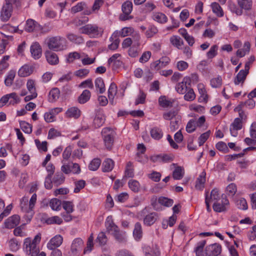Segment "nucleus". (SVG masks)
Listing matches in <instances>:
<instances>
[{"mask_svg": "<svg viewBox=\"0 0 256 256\" xmlns=\"http://www.w3.org/2000/svg\"><path fill=\"white\" fill-rule=\"evenodd\" d=\"M110 40L112 42V44L108 45V48L112 50L117 49L118 47L120 42V40L119 39L118 37L113 38L112 34L111 37L110 38Z\"/></svg>", "mask_w": 256, "mask_h": 256, "instance_id": "36", "label": "nucleus"}, {"mask_svg": "<svg viewBox=\"0 0 256 256\" xmlns=\"http://www.w3.org/2000/svg\"><path fill=\"white\" fill-rule=\"evenodd\" d=\"M124 176L127 178H132L134 176V170L132 164L130 162H128L126 164Z\"/></svg>", "mask_w": 256, "mask_h": 256, "instance_id": "46", "label": "nucleus"}, {"mask_svg": "<svg viewBox=\"0 0 256 256\" xmlns=\"http://www.w3.org/2000/svg\"><path fill=\"white\" fill-rule=\"evenodd\" d=\"M206 173L205 172H202L197 178L196 182V188L197 190H202L206 182Z\"/></svg>", "mask_w": 256, "mask_h": 256, "instance_id": "19", "label": "nucleus"}, {"mask_svg": "<svg viewBox=\"0 0 256 256\" xmlns=\"http://www.w3.org/2000/svg\"><path fill=\"white\" fill-rule=\"evenodd\" d=\"M191 80L188 77H185L182 82L178 84L176 86V92L180 94H184L186 92L190 85Z\"/></svg>", "mask_w": 256, "mask_h": 256, "instance_id": "8", "label": "nucleus"}, {"mask_svg": "<svg viewBox=\"0 0 256 256\" xmlns=\"http://www.w3.org/2000/svg\"><path fill=\"white\" fill-rule=\"evenodd\" d=\"M81 33L89 35L91 37L96 38L101 36L102 28L98 27L96 25L86 24L80 28Z\"/></svg>", "mask_w": 256, "mask_h": 256, "instance_id": "3", "label": "nucleus"}, {"mask_svg": "<svg viewBox=\"0 0 256 256\" xmlns=\"http://www.w3.org/2000/svg\"><path fill=\"white\" fill-rule=\"evenodd\" d=\"M108 240V238L106 236V234L103 232H100L96 240V242H98L100 245L104 246L106 244Z\"/></svg>", "mask_w": 256, "mask_h": 256, "instance_id": "57", "label": "nucleus"}, {"mask_svg": "<svg viewBox=\"0 0 256 256\" xmlns=\"http://www.w3.org/2000/svg\"><path fill=\"white\" fill-rule=\"evenodd\" d=\"M84 245V242L80 238H75L71 246V251L76 254L78 252L81 250Z\"/></svg>", "mask_w": 256, "mask_h": 256, "instance_id": "15", "label": "nucleus"}, {"mask_svg": "<svg viewBox=\"0 0 256 256\" xmlns=\"http://www.w3.org/2000/svg\"><path fill=\"white\" fill-rule=\"evenodd\" d=\"M122 11L124 14L128 16L132 12V4L130 1L125 2L122 6Z\"/></svg>", "mask_w": 256, "mask_h": 256, "instance_id": "32", "label": "nucleus"}, {"mask_svg": "<svg viewBox=\"0 0 256 256\" xmlns=\"http://www.w3.org/2000/svg\"><path fill=\"white\" fill-rule=\"evenodd\" d=\"M63 242V238L60 234H57L52 238L47 244V248L49 250H56Z\"/></svg>", "mask_w": 256, "mask_h": 256, "instance_id": "9", "label": "nucleus"}, {"mask_svg": "<svg viewBox=\"0 0 256 256\" xmlns=\"http://www.w3.org/2000/svg\"><path fill=\"white\" fill-rule=\"evenodd\" d=\"M114 165V162L110 158L106 159L102 164V170L104 172H109L112 170Z\"/></svg>", "mask_w": 256, "mask_h": 256, "instance_id": "21", "label": "nucleus"}, {"mask_svg": "<svg viewBox=\"0 0 256 256\" xmlns=\"http://www.w3.org/2000/svg\"><path fill=\"white\" fill-rule=\"evenodd\" d=\"M208 198L210 202L220 201L222 198V196L220 195L218 190L214 188L211 191L210 197Z\"/></svg>", "mask_w": 256, "mask_h": 256, "instance_id": "39", "label": "nucleus"}, {"mask_svg": "<svg viewBox=\"0 0 256 256\" xmlns=\"http://www.w3.org/2000/svg\"><path fill=\"white\" fill-rule=\"evenodd\" d=\"M44 55L47 62L50 65H56L59 62L58 56L54 52L46 50L44 52Z\"/></svg>", "mask_w": 256, "mask_h": 256, "instance_id": "11", "label": "nucleus"}, {"mask_svg": "<svg viewBox=\"0 0 256 256\" xmlns=\"http://www.w3.org/2000/svg\"><path fill=\"white\" fill-rule=\"evenodd\" d=\"M170 41L172 45L178 48H180L181 46L184 44L182 40L178 36H172L170 38Z\"/></svg>", "mask_w": 256, "mask_h": 256, "instance_id": "40", "label": "nucleus"}, {"mask_svg": "<svg viewBox=\"0 0 256 256\" xmlns=\"http://www.w3.org/2000/svg\"><path fill=\"white\" fill-rule=\"evenodd\" d=\"M206 244L205 240H202L197 244V246L195 248L196 256H206L203 252V248Z\"/></svg>", "mask_w": 256, "mask_h": 256, "instance_id": "34", "label": "nucleus"}, {"mask_svg": "<svg viewBox=\"0 0 256 256\" xmlns=\"http://www.w3.org/2000/svg\"><path fill=\"white\" fill-rule=\"evenodd\" d=\"M134 32V30L132 27H125L122 28L120 31L116 30L113 33V38L125 37L132 34Z\"/></svg>", "mask_w": 256, "mask_h": 256, "instance_id": "14", "label": "nucleus"}, {"mask_svg": "<svg viewBox=\"0 0 256 256\" xmlns=\"http://www.w3.org/2000/svg\"><path fill=\"white\" fill-rule=\"evenodd\" d=\"M238 6L240 8L248 10L252 6V0H237Z\"/></svg>", "mask_w": 256, "mask_h": 256, "instance_id": "38", "label": "nucleus"}, {"mask_svg": "<svg viewBox=\"0 0 256 256\" xmlns=\"http://www.w3.org/2000/svg\"><path fill=\"white\" fill-rule=\"evenodd\" d=\"M145 255L146 256H160V252L159 248L156 245L152 247L150 252H146Z\"/></svg>", "mask_w": 256, "mask_h": 256, "instance_id": "64", "label": "nucleus"}, {"mask_svg": "<svg viewBox=\"0 0 256 256\" xmlns=\"http://www.w3.org/2000/svg\"><path fill=\"white\" fill-rule=\"evenodd\" d=\"M108 64L112 66V70H116L122 64V56L120 54H113L108 60Z\"/></svg>", "mask_w": 256, "mask_h": 256, "instance_id": "6", "label": "nucleus"}, {"mask_svg": "<svg viewBox=\"0 0 256 256\" xmlns=\"http://www.w3.org/2000/svg\"><path fill=\"white\" fill-rule=\"evenodd\" d=\"M210 7L212 12L217 16H224V12L220 5L216 2H212Z\"/></svg>", "mask_w": 256, "mask_h": 256, "instance_id": "30", "label": "nucleus"}, {"mask_svg": "<svg viewBox=\"0 0 256 256\" xmlns=\"http://www.w3.org/2000/svg\"><path fill=\"white\" fill-rule=\"evenodd\" d=\"M158 202L164 206H172L173 204V200L171 199H169L165 197H160L158 198Z\"/></svg>", "mask_w": 256, "mask_h": 256, "instance_id": "63", "label": "nucleus"}, {"mask_svg": "<svg viewBox=\"0 0 256 256\" xmlns=\"http://www.w3.org/2000/svg\"><path fill=\"white\" fill-rule=\"evenodd\" d=\"M101 134L105 146L108 149H110L113 145L115 132L113 129L106 127L102 130Z\"/></svg>", "mask_w": 256, "mask_h": 256, "instance_id": "4", "label": "nucleus"}, {"mask_svg": "<svg viewBox=\"0 0 256 256\" xmlns=\"http://www.w3.org/2000/svg\"><path fill=\"white\" fill-rule=\"evenodd\" d=\"M88 21V17H77L74 20V23L76 26H80L86 24Z\"/></svg>", "mask_w": 256, "mask_h": 256, "instance_id": "62", "label": "nucleus"}, {"mask_svg": "<svg viewBox=\"0 0 256 256\" xmlns=\"http://www.w3.org/2000/svg\"><path fill=\"white\" fill-rule=\"evenodd\" d=\"M60 92L58 88H52L49 92V101L54 102L56 101L60 96Z\"/></svg>", "mask_w": 256, "mask_h": 256, "instance_id": "35", "label": "nucleus"}, {"mask_svg": "<svg viewBox=\"0 0 256 256\" xmlns=\"http://www.w3.org/2000/svg\"><path fill=\"white\" fill-rule=\"evenodd\" d=\"M15 76L16 72L14 71L10 70L9 72L4 80V84L7 86H12Z\"/></svg>", "mask_w": 256, "mask_h": 256, "instance_id": "50", "label": "nucleus"}, {"mask_svg": "<svg viewBox=\"0 0 256 256\" xmlns=\"http://www.w3.org/2000/svg\"><path fill=\"white\" fill-rule=\"evenodd\" d=\"M96 90H98L100 94H104L106 91V88L103 79L101 78H98L94 82Z\"/></svg>", "mask_w": 256, "mask_h": 256, "instance_id": "29", "label": "nucleus"}, {"mask_svg": "<svg viewBox=\"0 0 256 256\" xmlns=\"http://www.w3.org/2000/svg\"><path fill=\"white\" fill-rule=\"evenodd\" d=\"M91 96V93L89 90H84L82 94L78 97V102L80 104L86 103L89 100Z\"/></svg>", "mask_w": 256, "mask_h": 256, "instance_id": "23", "label": "nucleus"}, {"mask_svg": "<svg viewBox=\"0 0 256 256\" xmlns=\"http://www.w3.org/2000/svg\"><path fill=\"white\" fill-rule=\"evenodd\" d=\"M61 201L57 198H52L50 202V206L52 210H59L61 208Z\"/></svg>", "mask_w": 256, "mask_h": 256, "instance_id": "42", "label": "nucleus"}, {"mask_svg": "<svg viewBox=\"0 0 256 256\" xmlns=\"http://www.w3.org/2000/svg\"><path fill=\"white\" fill-rule=\"evenodd\" d=\"M150 136L154 139L159 140L163 136L162 130L158 127H154L150 131Z\"/></svg>", "mask_w": 256, "mask_h": 256, "instance_id": "24", "label": "nucleus"}, {"mask_svg": "<svg viewBox=\"0 0 256 256\" xmlns=\"http://www.w3.org/2000/svg\"><path fill=\"white\" fill-rule=\"evenodd\" d=\"M228 205L229 201L226 198V196L222 194L221 200L214 202L212 207L214 211L221 212L226 211Z\"/></svg>", "mask_w": 256, "mask_h": 256, "instance_id": "5", "label": "nucleus"}, {"mask_svg": "<svg viewBox=\"0 0 256 256\" xmlns=\"http://www.w3.org/2000/svg\"><path fill=\"white\" fill-rule=\"evenodd\" d=\"M248 74L241 70L237 74L236 77L234 80V83L235 84L238 85L240 83L243 84Z\"/></svg>", "mask_w": 256, "mask_h": 256, "instance_id": "31", "label": "nucleus"}, {"mask_svg": "<svg viewBox=\"0 0 256 256\" xmlns=\"http://www.w3.org/2000/svg\"><path fill=\"white\" fill-rule=\"evenodd\" d=\"M20 221V217L18 215H14L6 220L4 224L8 228H12L18 226Z\"/></svg>", "mask_w": 256, "mask_h": 256, "instance_id": "13", "label": "nucleus"}, {"mask_svg": "<svg viewBox=\"0 0 256 256\" xmlns=\"http://www.w3.org/2000/svg\"><path fill=\"white\" fill-rule=\"evenodd\" d=\"M9 100L12 99L10 101V104L14 105L20 102V98L16 92H12L8 94Z\"/></svg>", "mask_w": 256, "mask_h": 256, "instance_id": "59", "label": "nucleus"}, {"mask_svg": "<svg viewBox=\"0 0 256 256\" xmlns=\"http://www.w3.org/2000/svg\"><path fill=\"white\" fill-rule=\"evenodd\" d=\"M44 44L48 47V50L53 52L63 51L67 48L65 38L59 36L46 38Z\"/></svg>", "mask_w": 256, "mask_h": 256, "instance_id": "1", "label": "nucleus"}, {"mask_svg": "<svg viewBox=\"0 0 256 256\" xmlns=\"http://www.w3.org/2000/svg\"><path fill=\"white\" fill-rule=\"evenodd\" d=\"M45 222L48 224H60L62 222V220L58 216H54L46 218Z\"/></svg>", "mask_w": 256, "mask_h": 256, "instance_id": "45", "label": "nucleus"}, {"mask_svg": "<svg viewBox=\"0 0 256 256\" xmlns=\"http://www.w3.org/2000/svg\"><path fill=\"white\" fill-rule=\"evenodd\" d=\"M159 104L163 108L172 106V102L166 98V96H160L158 98Z\"/></svg>", "mask_w": 256, "mask_h": 256, "instance_id": "43", "label": "nucleus"}, {"mask_svg": "<svg viewBox=\"0 0 256 256\" xmlns=\"http://www.w3.org/2000/svg\"><path fill=\"white\" fill-rule=\"evenodd\" d=\"M189 108L190 110L194 111L196 112L202 114L204 112V107L196 104H192L190 106Z\"/></svg>", "mask_w": 256, "mask_h": 256, "instance_id": "60", "label": "nucleus"}, {"mask_svg": "<svg viewBox=\"0 0 256 256\" xmlns=\"http://www.w3.org/2000/svg\"><path fill=\"white\" fill-rule=\"evenodd\" d=\"M205 250L208 256H218L221 253L222 246L220 244L215 243L208 246Z\"/></svg>", "mask_w": 256, "mask_h": 256, "instance_id": "7", "label": "nucleus"}, {"mask_svg": "<svg viewBox=\"0 0 256 256\" xmlns=\"http://www.w3.org/2000/svg\"><path fill=\"white\" fill-rule=\"evenodd\" d=\"M196 98V94L192 88H189L184 96V99L186 101H192Z\"/></svg>", "mask_w": 256, "mask_h": 256, "instance_id": "51", "label": "nucleus"}, {"mask_svg": "<svg viewBox=\"0 0 256 256\" xmlns=\"http://www.w3.org/2000/svg\"><path fill=\"white\" fill-rule=\"evenodd\" d=\"M146 94L142 90H140L139 94L135 100V105L139 104H144L145 103Z\"/></svg>", "mask_w": 256, "mask_h": 256, "instance_id": "37", "label": "nucleus"}, {"mask_svg": "<svg viewBox=\"0 0 256 256\" xmlns=\"http://www.w3.org/2000/svg\"><path fill=\"white\" fill-rule=\"evenodd\" d=\"M86 7V4L84 2L78 3L76 6L71 8V11L73 14L80 12Z\"/></svg>", "mask_w": 256, "mask_h": 256, "instance_id": "54", "label": "nucleus"}, {"mask_svg": "<svg viewBox=\"0 0 256 256\" xmlns=\"http://www.w3.org/2000/svg\"><path fill=\"white\" fill-rule=\"evenodd\" d=\"M105 116L100 113L96 114L94 120V125L96 128H98L102 126L105 122Z\"/></svg>", "mask_w": 256, "mask_h": 256, "instance_id": "26", "label": "nucleus"}, {"mask_svg": "<svg viewBox=\"0 0 256 256\" xmlns=\"http://www.w3.org/2000/svg\"><path fill=\"white\" fill-rule=\"evenodd\" d=\"M66 116L70 118H78L80 114V110L76 107H71L69 108L66 112Z\"/></svg>", "mask_w": 256, "mask_h": 256, "instance_id": "18", "label": "nucleus"}, {"mask_svg": "<svg viewBox=\"0 0 256 256\" xmlns=\"http://www.w3.org/2000/svg\"><path fill=\"white\" fill-rule=\"evenodd\" d=\"M12 10V4L6 2L2 8L0 16H11Z\"/></svg>", "mask_w": 256, "mask_h": 256, "instance_id": "27", "label": "nucleus"}, {"mask_svg": "<svg viewBox=\"0 0 256 256\" xmlns=\"http://www.w3.org/2000/svg\"><path fill=\"white\" fill-rule=\"evenodd\" d=\"M113 236L115 239L120 243H124L126 242V238L125 232L119 231L118 232L114 234Z\"/></svg>", "mask_w": 256, "mask_h": 256, "instance_id": "49", "label": "nucleus"}, {"mask_svg": "<svg viewBox=\"0 0 256 256\" xmlns=\"http://www.w3.org/2000/svg\"><path fill=\"white\" fill-rule=\"evenodd\" d=\"M196 126V120H190L186 124V130L188 132L191 133L195 130Z\"/></svg>", "mask_w": 256, "mask_h": 256, "instance_id": "55", "label": "nucleus"}, {"mask_svg": "<svg viewBox=\"0 0 256 256\" xmlns=\"http://www.w3.org/2000/svg\"><path fill=\"white\" fill-rule=\"evenodd\" d=\"M32 72V67L28 64H25L20 68L18 71V75L20 77H26L30 75Z\"/></svg>", "mask_w": 256, "mask_h": 256, "instance_id": "16", "label": "nucleus"}, {"mask_svg": "<svg viewBox=\"0 0 256 256\" xmlns=\"http://www.w3.org/2000/svg\"><path fill=\"white\" fill-rule=\"evenodd\" d=\"M130 188L134 192H138L140 188V184L138 181L134 180H130L128 182Z\"/></svg>", "mask_w": 256, "mask_h": 256, "instance_id": "47", "label": "nucleus"}, {"mask_svg": "<svg viewBox=\"0 0 256 256\" xmlns=\"http://www.w3.org/2000/svg\"><path fill=\"white\" fill-rule=\"evenodd\" d=\"M222 84V78L220 76H218L216 78H212L210 80V85L213 88H218Z\"/></svg>", "mask_w": 256, "mask_h": 256, "instance_id": "56", "label": "nucleus"}, {"mask_svg": "<svg viewBox=\"0 0 256 256\" xmlns=\"http://www.w3.org/2000/svg\"><path fill=\"white\" fill-rule=\"evenodd\" d=\"M66 36L70 41L76 44H80L84 42V40L82 36L72 33L68 34Z\"/></svg>", "mask_w": 256, "mask_h": 256, "instance_id": "25", "label": "nucleus"}, {"mask_svg": "<svg viewBox=\"0 0 256 256\" xmlns=\"http://www.w3.org/2000/svg\"><path fill=\"white\" fill-rule=\"evenodd\" d=\"M242 128V121L240 118H236L230 126V134L232 136H236L238 130Z\"/></svg>", "mask_w": 256, "mask_h": 256, "instance_id": "12", "label": "nucleus"}, {"mask_svg": "<svg viewBox=\"0 0 256 256\" xmlns=\"http://www.w3.org/2000/svg\"><path fill=\"white\" fill-rule=\"evenodd\" d=\"M41 240L40 233L38 234L34 238H27L24 240V248L26 254L31 256H37L40 249L38 246Z\"/></svg>", "mask_w": 256, "mask_h": 256, "instance_id": "2", "label": "nucleus"}, {"mask_svg": "<svg viewBox=\"0 0 256 256\" xmlns=\"http://www.w3.org/2000/svg\"><path fill=\"white\" fill-rule=\"evenodd\" d=\"M184 170L181 166H177L172 172V178L176 180H181L184 176Z\"/></svg>", "mask_w": 256, "mask_h": 256, "instance_id": "28", "label": "nucleus"}, {"mask_svg": "<svg viewBox=\"0 0 256 256\" xmlns=\"http://www.w3.org/2000/svg\"><path fill=\"white\" fill-rule=\"evenodd\" d=\"M37 24V22L32 19H28L26 21V30L28 32H32L34 30Z\"/></svg>", "mask_w": 256, "mask_h": 256, "instance_id": "53", "label": "nucleus"}, {"mask_svg": "<svg viewBox=\"0 0 256 256\" xmlns=\"http://www.w3.org/2000/svg\"><path fill=\"white\" fill-rule=\"evenodd\" d=\"M100 164L101 160L100 158H94L89 164L88 168L91 170H96L100 167Z\"/></svg>", "mask_w": 256, "mask_h": 256, "instance_id": "52", "label": "nucleus"}, {"mask_svg": "<svg viewBox=\"0 0 256 256\" xmlns=\"http://www.w3.org/2000/svg\"><path fill=\"white\" fill-rule=\"evenodd\" d=\"M28 199L27 197H24L20 201V207L21 210L24 212L30 213L32 216L33 212L32 209L30 208V205L28 204Z\"/></svg>", "mask_w": 256, "mask_h": 256, "instance_id": "17", "label": "nucleus"}, {"mask_svg": "<svg viewBox=\"0 0 256 256\" xmlns=\"http://www.w3.org/2000/svg\"><path fill=\"white\" fill-rule=\"evenodd\" d=\"M158 218V215L156 212H152L147 214L144 219V224L150 226L153 224Z\"/></svg>", "mask_w": 256, "mask_h": 256, "instance_id": "20", "label": "nucleus"}, {"mask_svg": "<svg viewBox=\"0 0 256 256\" xmlns=\"http://www.w3.org/2000/svg\"><path fill=\"white\" fill-rule=\"evenodd\" d=\"M117 92V86L114 82L111 83L108 90V97L111 102H113L114 98Z\"/></svg>", "mask_w": 256, "mask_h": 256, "instance_id": "33", "label": "nucleus"}, {"mask_svg": "<svg viewBox=\"0 0 256 256\" xmlns=\"http://www.w3.org/2000/svg\"><path fill=\"white\" fill-rule=\"evenodd\" d=\"M32 56L34 60L39 59L42 55V48L38 42H33L30 47Z\"/></svg>", "mask_w": 256, "mask_h": 256, "instance_id": "10", "label": "nucleus"}, {"mask_svg": "<svg viewBox=\"0 0 256 256\" xmlns=\"http://www.w3.org/2000/svg\"><path fill=\"white\" fill-rule=\"evenodd\" d=\"M62 206L64 209L66 211V212L70 214L74 210V205L72 202L64 201L62 203Z\"/></svg>", "mask_w": 256, "mask_h": 256, "instance_id": "44", "label": "nucleus"}, {"mask_svg": "<svg viewBox=\"0 0 256 256\" xmlns=\"http://www.w3.org/2000/svg\"><path fill=\"white\" fill-rule=\"evenodd\" d=\"M81 58L80 53L74 52H70L67 57L66 60L68 62L71 63L74 62L75 60L80 59Z\"/></svg>", "mask_w": 256, "mask_h": 256, "instance_id": "58", "label": "nucleus"}, {"mask_svg": "<svg viewBox=\"0 0 256 256\" xmlns=\"http://www.w3.org/2000/svg\"><path fill=\"white\" fill-rule=\"evenodd\" d=\"M103 3V0H96L92 6V10L87 11L86 12L84 13V14L89 15L92 14V12H96L100 8V7L102 5Z\"/></svg>", "mask_w": 256, "mask_h": 256, "instance_id": "41", "label": "nucleus"}, {"mask_svg": "<svg viewBox=\"0 0 256 256\" xmlns=\"http://www.w3.org/2000/svg\"><path fill=\"white\" fill-rule=\"evenodd\" d=\"M20 124L22 130L26 134H30L32 132V126L25 121H20Z\"/></svg>", "mask_w": 256, "mask_h": 256, "instance_id": "48", "label": "nucleus"}, {"mask_svg": "<svg viewBox=\"0 0 256 256\" xmlns=\"http://www.w3.org/2000/svg\"><path fill=\"white\" fill-rule=\"evenodd\" d=\"M9 244L10 248L12 252H16L20 248V244H19L18 241L15 238L11 239L9 242Z\"/></svg>", "mask_w": 256, "mask_h": 256, "instance_id": "61", "label": "nucleus"}, {"mask_svg": "<svg viewBox=\"0 0 256 256\" xmlns=\"http://www.w3.org/2000/svg\"><path fill=\"white\" fill-rule=\"evenodd\" d=\"M133 236L135 240H139L142 236V230L141 224L138 222L134 225Z\"/></svg>", "mask_w": 256, "mask_h": 256, "instance_id": "22", "label": "nucleus"}]
</instances>
